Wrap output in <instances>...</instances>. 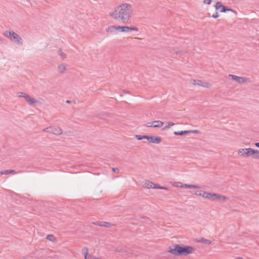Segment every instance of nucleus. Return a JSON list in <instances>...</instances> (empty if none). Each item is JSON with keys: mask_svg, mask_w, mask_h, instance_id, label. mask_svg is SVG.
Returning <instances> with one entry per match:
<instances>
[{"mask_svg": "<svg viewBox=\"0 0 259 259\" xmlns=\"http://www.w3.org/2000/svg\"><path fill=\"white\" fill-rule=\"evenodd\" d=\"M133 13L131 5L127 3H123L114 9V11L109 13V15L114 19L120 20L123 23H127Z\"/></svg>", "mask_w": 259, "mask_h": 259, "instance_id": "f257e3e1", "label": "nucleus"}, {"mask_svg": "<svg viewBox=\"0 0 259 259\" xmlns=\"http://www.w3.org/2000/svg\"><path fill=\"white\" fill-rule=\"evenodd\" d=\"M174 248L170 249L169 252L175 255H187L192 253L195 250L190 246H181L179 244L174 245Z\"/></svg>", "mask_w": 259, "mask_h": 259, "instance_id": "f03ea898", "label": "nucleus"}, {"mask_svg": "<svg viewBox=\"0 0 259 259\" xmlns=\"http://www.w3.org/2000/svg\"><path fill=\"white\" fill-rule=\"evenodd\" d=\"M3 34L5 36L10 38L11 40L17 44L19 45H22L23 44V40L21 37L14 31H6Z\"/></svg>", "mask_w": 259, "mask_h": 259, "instance_id": "7ed1b4c3", "label": "nucleus"}, {"mask_svg": "<svg viewBox=\"0 0 259 259\" xmlns=\"http://www.w3.org/2000/svg\"><path fill=\"white\" fill-rule=\"evenodd\" d=\"M44 132L51 133L55 135H60L62 134V130L58 127L51 126L43 130Z\"/></svg>", "mask_w": 259, "mask_h": 259, "instance_id": "20e7f679", "label": "nucleus"}, {"mask_svg": "<svg viewBox=\"0 0 259 259\" xmlns=\"http://www.w3.org/2000/svg\"><path fill=\"white\" fill-rule=\"evenodd\" d=\"M252 150V149L250 148L240 149L238 150V154L240 156L245 157H251Z\"/></svg>", "mask_w": 259, "mask_h": 259, "instance_id": "39448f33", "label": "nucleus"}, {"mask_svg": "<svg viewBox=\"0 0 259 259\" xmlns=\"http://www.w3.org/2000/svg\"><path fill=\"white\" fill-rule=\"evenodd\" d=\"M117 31L122 32H127L130 31H139V28L136 27H129L126 26H117Z\"/></svg>", "mask_w": 259, "mask_h": 259, "instance_id": "423d86ee", "label": "nucleus"}, {"mask_svg": "<svg viewBox=\"0 0 259 259\" xmlns=\"http://www.w3.org/2000/svg\"><path fill=\"white\" fill-rule=\"evenodd\" d=\"M232 79L239 83H243L246 82L248 79L246 77L238 76L235 75H229Z\"/></svg>", "mask_w": 259, "mask_h": 259, "instance_id": "0eeeda50", "label": "nucleus"}, {"mask_svg": "<svg viewBox=\"0 0 259 259\" xmlns=\"http://www.w3.org/2000/svg\"><path fill=\"white\" fill-rule=\"evenodd\" d=\"M192 82L194 84H197L199 86H202L205 88H208L209 87V84L208 83L200 80L194 79L192 80Z\"/></svg>", "mask_w": 259, "mask_h": 259, "instance_id": "6e6552de", "label": "nucleus"}, {"mask_svg": "<svg viewBox=\"0 0 259 259\" xmlns=\"http://www.w3.org/2000/svg\"><path fill=\"white\" fill-rule=\"evenodd\" d=\"M161 141L162 139L160 137H156L152 136H150L148 140L149 142L155 144H159L161 142Z\"/></svg>", "mask_w": 259, "mask_h": 259, "instance_id": "1a4fd4ad", "label": "nucleus"}, {"mask_svg": "<svg viewBox=\"0 0 259 259\" xmlns=\"http://www.w3.org/2000/svg\"><path fill=\"white\" fill-rule=\"evenodd\" d=\"M95 224L99 226L105 227L107 228H109L111 226V224L110 223L104 221L98 222L95 223Z\"/></svg>", "mask_w": 259, "mask_h": 259, "instance_id": "9d476101", "label": "nucleus"}, {"mask_svg": "<svg viewBox=\"0 0 259 259\" xmlns=\"http://www.w3.org/2000/svg\"><path fill=\"white\" fill-rule=\"evenodd\" d=\"M117 30H118L117 26H116V25L109 26L108 27V28H107L106 29V31L107 32H109L110 33H114L116 31H117Z\"/></svg>", "mask_w": 259, "mask_h": 259, "instance_id": "9b49d317", "label": "nucleus"}, {"mask_svg": "<svg viewBox=\"0 0 259 259\" xmlns=\"http://www.w3.org/2000/svg\"><path fill=\"white\" fill-rule=\"evenodd\" d=\"M153 123L154 127H162L164 124V123L160 120L154 121H153Z\"/></svg>", "mask_w": 259, "mask_h": 259, "instance_id": "f8f14e48", "label": "nucleus"}, {"mask_svg": "<svg viewBox=\"0 0 259 259\" xmlns=\"http://www.w3.org/2000/svg\"><path fill=\"white\" fill-rule=\"evenodd\" d=\"M251 157L254 159H259V151L253 149Z\"/></svg>", "mask_w": 259, "mask_h": 259, "instance_id": "ddd939ff", "label": "nucleus"}, {"mask_svg": "<svg viewBox=\"0 0 259 259\" xmlns=\"http://www.w3.org/2000/svg\"><path fill=\"white\" fill-rule=\"evenodd\" d=\"M145 186L146 188H153L155 186V184L150 182V181H146L145 183Z\"/></svg>", "mask_w": 259, "mask_h": 259, "instance_id": "4468645a", "label": "nucleus"}, {"mask_svg": "<svg viewBox=\"0 0 259 259\" xmlns=\"http://www.w3.org/2000/svg\"><path fill=\"white\" fill-rule=\"evenodd\" d=\"M182 187L188 188V189L199 188V187L197 185H188V184H183L182 185Z\"/></svg>", "mask_w": 259, "mask_h": 259, "instance_id": "2eb2a0df", "label": "nucleus"}, {"mask_svg": "<svg viewBox=\"0 0 259 259\" xmlns=\"http://www.w3.org/2000/svg\"><path fill=\"white\" fill-rule=\"evenodd\" d=\"M220 197V194L216 193H210L209 199H210L211 200H214L216 199H218V198H219Z\"/></svg>", "mask_w": 259, "mask_h": 259, "instance_id": "dca6fc26", "label": "nucleus"}, {"mask_svg": "<svg viewBox=\"0 0 259 259\" xmlns=\"http://www.w3.org/2000/svg\"><path fill=\"white\" fill-rule=\"evenodd\" d=\"M46 239L52 242H55L56 241V237L52 234L48 235L46 237Z\"/></svg>", "mask_w": 259, "mask_h": 259, "instance_id": "f3484780", "label": "nucleus"}, {"mask_svg": "<svg viewBox=\"0 0 259 259\" xmlns=\"http://www.w3.org/2000/svg\"><path fill=\"white\" fill-rule=\"evenodd\" d=\"M58 69L60 73H63L66 70V67L64 64H62L59 65Z\"/></svg>", "mask_w": 259, "mask_h": 259, "instance_id": "a211bd4d", "label": "nucleus"}, {"mask_svg": "<svg viewBox=\"0 0 259 259\" xmlns=\"http://www.w3.org/2000/svg\"><path fill=\"white\" fill-rule=\"evenodd\" d=\"M198 242H202L205 244H211V241L207 240L206 239H205L204 238H201L199 240H197Z\"/></svg>", "mask_w": 259, "mask_h": 259, "instance_id": "6ab92c4d", "label": "nucleus"}, {"mask_svg": "<svg viewBox=\"0 0 259 259\" xmlns=\"http://www.w3.org/2000/svg\"><path fill=\"white\" fill-rule=\"evenodd\" d=\"M190 132L189 131H181V132H175L174 134L175 135H180V136H183L186 134L189 133Z\"/></svg>", "mask_w": 259, "mask_h": 259, "instance_id": "aec40b11", "label": "nucleus"}, {"mask_svg": "<svg viewBox=\"0 0 259 259\" xmlns=\"http://www.w3.org/2000/svg\"><path fill=\"white\" fill-rule=\"evenodd\" d=\"M220 9H221L220 11L221 12H226L227 11L234 12V11L232 9L228 8L226 6H223V5Z\"/></svg>", "mask_w": 259, "mask_h": 259, "instance_id": "412c9836", "label": "nucleus"}, {"mask_svg": "<svg viewBox=\"0 0 259 259\" xmlns=\"http://www.w3.org/2000/svg\"><path fill=\"white\" fill-rule=\"evenodd\" d=\"M58 54L59 56H60L63 59H64L65 58H66L67 57V55L66 54L64 53L63 52H62V49H60L59 50H58Z\"/></svg>", "mask_w": 259, "mask_h": 259, "instance_id": "4be33fe9", "label": "nucleus"}, {"mask_svg": "<svg viewBox=\"0 0 259 259\" xmlns=\"http://www.w3.org/2000/svg\"><path fill=\"white\" fill-rule=\"evenodd\" d=\"M82 253L84 254V259H87V258H88V248L86 247H83V248L82 249Z\"/></svg>", "mask_w": 259, "mask_h": 259, "instance_id": "5701e85b", "label": "nucleus"}, {"mask_svg": "<svg viewBox=\"0 0 259 259\" xmlns=\"http://www.w3.org/2000/svg\"><path fill=\"white\" fill-rule=\"evenodd\" d=\"M37 100H36L34 98H30L28 101V103L30 105H32L35 103H36L37 102Z\"/></svg>", "mask_w": 259, "mask_h": 259, "instance_id": "b1692460", "label": "nucleus"}, {"mask_svg": "<svg viewBox=\"0 0 259 259\" xmlns=\"http://www.w3.org/2000/svg\"><path fill=\"white\" fill-rule=\"evenodd\" d=\"M210 194V193H208L203 191L202 197L205 198L209 199Z\"/></svg>", "mask_w": 259, "mask_h": 259, "instance_id": "393cba45", "label": "nucleus"}, {"mask_svg": "<svg viewBox=\"0 0 259 259\" xmlns=\"http://www.w3.org/2000/svg\"><path fill=\"white\" fill-rule=\"evenodd\" d=\"M175 124L174 123L172 122H168V124L167 125H166L164 128H163V130H167L168 128H169L171 126H172Z\"/></svg>", "mask_w": 259, "mask_h": 259, "instance_id": "a878e982", "label": "nucleus"}, {"mask_svg": "<svg viewBox=\"0 0 259 259\" xmlns=\"http://www.w3.org/2000/svg\"><path fill=\"white\" fill-rule=\"evenodd\" d=\"M3 171V174L4 175H8V174H11V173H15V170H4V171Z\"/></svg>", "mask_w": 259, "mask_h": 259, "instance_id": "bb28decb", "label": "nucleus"}, {"mask_svg": "<svg viewBox=\"0 0 259 259\" xmlns=\"http://www.w3.org/2000/svg\"><path fill=\"white\" fill-rule=\"evenodd\" d=\"M222 6V5L221 3V2H218L215 5V8L216 10H219L221 8Z\"/></svg>", "mask_w": 259, "mask_h": 259, "instance_id": "cd10ccee", "label": "nucleus"}, {"mask_svg": "<svg viewBox=\"0 0 259 259\" xmlns=\"http://www.w3.org/2000/svg\"><path fill=\"white\" fill-rule=\"evenodd\" d=\"M203 191L198 190L195 192L194 194L198 196H202Z\"/></svg>", "mask_w": 259, "mask_h": 259, "instance_id": "c85d7f7f", "label": "nucleus"}, {"mask_svg": "<svg viewBox=\"0 0 259 259\" xmlns=\"http://www.w3.org/2000/svg\"><path fill=\"white\" fill-rule=\"evenodd\" d=\"M18 96L20 97H23L25 98V96H26L27 94L23 93V92H19L18 93Z\"/></svg>", "mask_w": 259, "mask_h": 259, "instance_id": "c756f323", "label": "nucleus"}, {"mask_svg": "<svg viewBox=\"0 0 259 259\" xmlns=\"http://www.w3.org/2000/svg\"><path fill=\"white\" fill-rule=\"evenodd\" d=\"M145 126H146L147 127H152V126L153 127V122H149L145 124Z\"/></svg>", "mask_w": 259, "mask_h": 259, "instance_id": "7c9ffc66", "label": "nucleus"}, {"mask_svg": "<svg viewBox=\"0 0 259 259\" xmlns=\"http://www.w3.org/2000/svg\"><path fill=\"white\" fill-rule=\"evenodd\" d=\"M220 197L218 198V199H223V200H226V199H228V198L225 196H224V195H220Z\"/></svg>", "mask_w": 259, "mask_h": 259, "instance_id": "2f4dec72", "label": "nucleus"}, {"mask_svg": "<svg viewBox=\"0 0 259 259\" xmlns=\"http://www.w3.org/2000/svg\"><path fill=\"white\" fill-rule=\"evenodd\" d=\"M219 16V15L218 12H215V13L212 15V17L213 18H217Z\"/></svg>", "mask_w": 259, "mask_h": 259, "instance_id": "473e14b6", "label": "nucleus"}, {"mask_svg": "<svg viewBox=\"0 0 259 259\" xmlns=\"http://www.w3.org/2000/svg\"><path fill=\"white\" fill-rule=\"evenodd\" d=\"M135 137L138 140H141L143 139V135H136Z\"/></svg>", "mask_w": 259, "mask_h": 259, "instance_id": "72a5a7b5", "label": "nucleus"}, {"mask_svg": "<svg viewBox=\"0 0 259 259\" xmlns=\"http://www.w3.org/2000/svg\"><path fill=\"white\" fill-rule=\"evenodd\" d=\"M212 2V0H204L203 3L205 4H207L208 5H210Z\"/></svg>", "mask_w": 259, "mask_h": 259, "instance_id": "f704fd0d", "label": "nucleus"}, {"mask_svg": "<svg viewBox=\"0 0 259 259\" xmlns=\"http://www.w3.org/2000/svg\"><path fill=\"white\" fill-rule=\"evenodd\" d=\"M112 170H113V171L114 172H115V173H118V172H119V169L118 168H117V167H116V168H112Z\"/></svg>", "mask_w": 259, "mask_h": 259, "instance_id": "c9c22d12", "label": "nucleus"}, {"mask_svg": "<svg viewBox=\"0 0 259 259\" xmlns=\"http://www.w3.org/2000/svg\"><path fill=\"white\" fill-rule=\"evenodd\" d=\"M149 137L150 136L143 135V139H147L148 141Z\"/></svg>", "mask_w": 259, "mask_h": 259, "instance_id": "e433bc0d", "label": "nucleus"}, {"mask_svg": "<svg viewBox=\"0 0 259 259\" xmlns=\"http://www.w3.org/2000/svg\"><path fill=\"white\" fill-rule=\"evenodd\" d=\"M31 98L29 95H27L25 97V99L27 102H28V100Z\"/></svg>", "mask_w": 259, "mask_h": 259, "instance_id": "4c0bfd02", "label": "nucleus"}, {"mask_svg": "<svg viewBox=\"0 0 259 259\" xmlns=\"http://www.w3.org/2000/svg\"><path fill=\"white\" fill-rule=\"evenodd\" d=\"M190 132V133H199V131L198 130H193V131H189Z\"/></svg>", "mask_w": 259, "mask_h": 259, "instance_id": "58836bf2", "label": "nucleus"}, {"mask_svg": "<svg viewBox=\"0 0 259 259\" xmlns=\"http://www.w3.org/2000/svg\"><path fill=\"white\" fill-rule=\"evenodd\" d=\"M159 187H161V186L157 184H155V186L153 187V188L159 189Z\"/></svg>", "mask_w": 259, "mask_h": 259, "instance_id": "ea45409f", "label": "nucleus"}, {"mask_svg": "<svg viewBox=\"0 0 259 259\" xmlns=\"http://www.w3.org/2000/svg\"><path fill=\"white\" fill-rule=\"evenodd\" d=\"M254 145H255V146L259 148V142L255 143Z\"/></svg>", "mask_w": 259, "mask_h": 259, "instance_id": "a19ab883", "label": "nucleus"}, {"mask_svg": "<svg viewBox=\"0 0 259 259\" xmlns=\"http://www.w3.org/2000/svg\"><path fill=\"white\" fill-rule=\"evenodd\" d=\"M160 189H167V188L161 186V187H159Z\"/></svg>", "mask_w": 259, "mask_h": 259, "instance_id": "79ce46f5", "label": "nucleus"}, {"mask_svg": "<svg viewBox=\"0 0 259 259\" xmlns=\"http://www.w3.org/2000/svg\"><path fill=\"white\" fill-rule=\"evenodd\" d=\"M90 256L92 259H99V258H98V257H96L95 256Z\"/></svg>", "mask_w": 259, "mask_h": 259, "instance_id": "37998d69", "label": "nucleus"}, {"mask_svg": "<svg viewBox=\"0 0 259 259\" xmlns=\"http://www.w3.org/2000/svg\"><path fill=\"white\" fill-rule=\"evenodd\" d=\"M66 102L67 103H68V104H69V103H71V101H70V100H67V101H66Z\"/></svg>", "mask_w": 259, "mask_h": 259, "instance_id": "c03bdc74", "label": "nucleus"}, {"mask_svg": "<svg viewBox=\"0 0 259 259\" xmlns=\"http://www.w3.org/2000/svg\"><path fill=\"white\" fill-rule=\"evenodd\" d=\"M4 175V174H3V171H0V176H1V175Z\"/></svg>", "mask_w": 259, "mask_h": 259, "instance_id": "a18cd8bd", "label": "nucleus"}, {"mask_svg": "<svg viewBox=\"0 0 259 259\" xmlns=\"http://www.w3.org/2000/svg\"><path fill=\"white\" fill-rule=\"evenodd\" d=\"M234 259H243V258H241V257H237V258H234Z\"/></svg>", "mask_w": 259, "mask_h": 259, "instance_id": "49530a36", "label": "nucleus"}, {"mask_svg": "<svg viewBox=\"0 0 259 259\" xmlns=\"http://www.w3.org/2000/svg\"><path fill=\"white\" fill-rule=\"evenodd\" d=\"M2 43V39L0 38V44Z\"/></svg>", "mask_w": 259, "mask_h": 259, "instance_id": "de8ad7c7", "label": "nucleus"}, {"mask_svg": "<svg viewBox=\"0 0 259 259\" xmlns=\"http://www.w3.org/2000/svg\"><path fill=\"white\" fill-rule=\"evenodd\" d=\"M87 259H92L91 256H89V257L87 258Z\"/></svg>", "mask_w": 259, "mask_h": 259, "instance_id": "09e8293b", "label": "nucleus"}]
</instances>
